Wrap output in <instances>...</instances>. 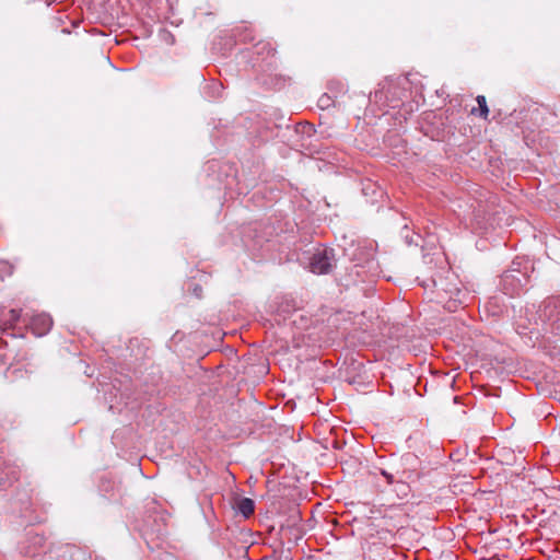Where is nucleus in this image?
I'll return each instance as SVG.
<instances>
[{
    "label": "nucleus",
    "mask_w": 560,
    "mask_h": 560,
    "mask_svg": "<svg viewBox=\"0 0 560 560\" xmlns=\"http://www.w3.org/2000/svg\"><path fill=\"white\" fill-rule=\"evenodd\" d=\"M527 278L524 273L517 270H510L503 273L501 283L505 294L515 295L520 294L522 288L527 283Z\"/></svg>",
    "instance_id": "2"
},
{
    "label": "nucleus",
    "mask_w": 560,
    "mask_h": 560,
    "mask_svg": "<svg viewBox=\"0 0 560 560\" xmlns=\"http://www.w3.org/2000/svg\"><path fill=\"white\" fill-rule=\"evenodd\" d=\"M52 326V319L48 314H37L31 320V328L36 336L46 335Z\"/></svg>",
    "instance_id": "3"
},
{
    "label": "nucleus",
    "mask_w": 560,
    "mask_h": 560,
    "mask_svg": "<svg viewBox=\"0 0 560 560\" xmlns=\"http://www.w3.org/2000/svg\"><path fill=\"white\" fill-rule=\"evenodd\" d=\"M477 103L479 106L480 116L487 118L489 114V108L487 106L486 97L482 95L477 96Z\"/></svg>",
    "instance_id": "6"
},
{
    "label": "nucleus",
    "mask_w": 560,
    "mask_h": 560,
    "mask_svg": "<svg viewBox=\"0 0 560 560\" xmlns=\"http://www.w3.org/2000/svg\"><path fill=\"white\" fill-rule=\"evenodd\" d=\"M381 475L386 479L388 485H392L396 481L395 476L385 469H381Z\"/></svg>",
    "instance_id": "7"
},
{
    "label": "nucleus",
    "mask_w": 560,
    "mask_h": 560,
    "mask_svg": "<svg viewBox=\"0 0 560 560\" xmlns=\"http://www.w3.org/2000/svg\"><path fill=\"white\" fill-rule=\"evenodd\" d=\"M20 317H21V311L14 310V308L10 310L8 312V316L5 318V323H4L5 328L4 329L13 327L19 322Z\"/></svg>",
    "instance_id": "5"
},
{
    "label": "nucleus",
    "mask_w": 560,
    "mask_h": 560,
    "mask_svg": "<svg viewBox=\"0 0 560 560\" xmlns=\"http://www.w3.org/2000/svg\"><path fill=\"white\" fill-rule=\"evenodd\" d=\"M329 102H330V97L328 95H323L320 98H319V103L323 107H328L329 106Z\"/></svg>",
    "instance_id": "8"
},
{
    "label": "nucleus",
    "mask_w": 560,
    "mask_h": 560,
    "mask_svg": "<svg viewBox=\"0 0 560 560\" xmlns=\"http://www.w3.org/2000/svg\"><path fill=\"white\" fill-rule=\"evenodd\" d=\"M308 269L316 275H325L336 266V257L332 248H317L308 258Z\"/></svg>",
    "instance_id": "1"
},
{
    "label": "nucleus",
    "mask_w": 560,
    "mask_h": 560,
    "mask_svg": "<svg viewBox=\"0 0 560 560\" xmlns=\"http://www.w3.org/2000/svg\"><path fill=\"white\" fill-rule=\"evenodd\" d=\"M415 457L412 455H407L404 459L406 462H409L410 459H413Z\"/></svg>",
    "instance_id": "9"
},
{
    "label": "nucleus",
    "mask_w": 560,
    "mask_h": 560,
    "mask_svg": "<svg viewBox=\"0 0 560 560\" xmlns=\"http://www.w3.org/2000/svg\"><path fill=\"white\" fill-rule=\"evenodd\" d=\"M234 508L238 513L247 518L254 513L255 503L249 498H237L235 500Z\"/></svg>",
    "instance_id": "4"
}]
</instances>
